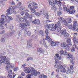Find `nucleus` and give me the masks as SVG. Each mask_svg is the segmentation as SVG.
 Here are the masks:
<instances>
[{
  "instance_id": "obj_51",
  "label": "nucleus",
  "mask_w": 78,
  "mask_h": 78,
  "mask_svg": "<svg viewBox=\"0 0 78 78\" xmlns=\"http://www.w3.org/2000/svg\"><path fill=\"white\" fill-rule=\"evenodd\" d=\"M71 51H75V48L73 47L72 48Z\"/></svg>"
},
{
  "instance_id": "obj_31",
  "label": "nucleus",
  "mask_w": 78,
  "mask_h": 78,
  "mask_svg": "<svg viewBox=\"0 0 78 78\" xmlns=\"http://www.w3.org/2000/svg\"><path fill=\"white\" fill-rule=\"evenodd\" d=\"M22 5V3L21 2H19L16 5L18 8H20V5Z\"/></svg>"
},
{
  "instance_id": "obj_57",
  "label": "nucleus",
  "mask_w": 78,
  "mask_h": 78,
  "mask_svg": "<svg viewBox=\"0 0 78 78\" xmlns=\"http://www.w3.org/2000/svg\"><path fill=\"white\" fill-rule=\"evenodd\" d=\"M24 19V20H27V17L26 16H24L23 17Z\"/></svg>"
},
{
  "instance_id": "obj_30",
  "label": "nucleus",
  "mask_w": 78,
  "mask_h": 78,
  "mask_svg": "<svg viewBox=\"0 0 78 78\" xmlns=\"http://www.w3.org/2000/svg\"><path fill=\"white\" fill-rule=\"evenodd\" d=\"M35 15H36L37 16H41V13L39 12H37L36 13V10L35 13H33Z\"/></svg>"
},
{
  "instance_id": "obj_4",
  "label": "nucleus",
  "mask_w": 78,
  "mask_h": 78,
  "mask_svg": "<svg viewBox=\"0 0 78 78\" xmlns=\"http://www.w3.org/2000/svg\"><path fill=\"white\" fill-rule=\"evenodd\" d=\"M2 18L0 20V23L2 24H4V20H5L6 22L7 23H9V20H12V18L11 16H9L8 17V19L9 20H8L6 18V16L5 17L3 16L2 15Z\"/></svg>"
},
{
  "instance_id": "obj_41",
  "label": "nucleus",
  "mask_w": 78,
  "mask_h": 78,
  "mask_svg": "<svg viewBox=\"0 0 78 78\" xmlns=\"http://www.w3.org/2000/svg\"><path fill=\"white\" fill-rule=\"evenodd\" d=\"M27 34L28 36H31V32H30V31H28L27 32Z\"/></svg>"
},
{
  "instance_id": "obj_48",
  "label": "nucleus",
  "mask_w": 78,
  "mask_h": 78,
  "mask_svg": "<svg viewBox=\"0 0 78 78\" xmlns=\"http://www.w3.org/2000/svg\"><path fill=\"white\" fill-rule=\"evenodd\" d=\"M76 23H77V22H76V21H74L73 25V27H75V25H76Z\"/></svg>"
},
{
  "instance_id": "obj_45",
  "label": "nucleus",
  "mask_w": 78,
  "mask_h": 78,
  "mask_svg": "<svg viewBox=\"0 0 78 78\" xmlns=\"http://www.w3.org/2000/svg\"><path fill=\"white\" fill-rule=\"evenodd\" d=\"M57 14L59 16H60L62 14L61 11H58L57 12Z\"/></svg>"
},
{
  "instance_id": "obj_33",
  "label": "nucleus",
  "mask_w": 78,
  "mask_h": 78,
  "mask_svg": "<svg viewBox=\"0 0 78 78\" xmlns=\"http://www.w3.org/2000/svg\"><path fill=\"white\" fill-rule=\"evenodd\" d=\"M20 20L21 22H23L24 23L26 21V20H24V19L22 17L20 18Z\"/></svg>"
},
{
  "instance_id": "obj_46",
  "label": "nucleus",
  "mask_w": 78,
  "mask_h": 78,
  "mask_svg": "<svg viewBox=\"0 0 78 78\" xmlns=\"http://www.w3.org/2000/svg\"><path fill=\"white\" fill-rule=\"evenodd\" d=\"M71 46H72V43H69L67 45H66V47H71Z\"/></svg>"
},
{
  "instance_id": "obj_64",
  "label": "nucleus",
  "mask_w": 78,
  "mask_h": 78,
  "mask_svg": "<svg viewBox=\"0 0 78 78\" xmlns=\"http://www.w3.org/2000/svg\"><path fill=\"white\" fill-rule=\"evenodd\" d=\"M43 78H47V75L43 74Z\"/></svg>"
},
{
  "instance_id": "obj_39",
  "label": "nucleus",
  "mask_w": 78,
  "mask_h": 78,
  "mask_svg": "<svg viewBox=\"0 0 78 78\" xmlns=\"http://www.w3.org/2000/svg\"><path fill=\"white\" fill-rule=\"evenodd\" d=\"M10 68V67L7 65L5 67V69L6 70H9Z\"/></svg>"
},
{
  "instance_id": "obj_7",
  "label": "nucleus",
  "mask_w": 78,
  "mask_h": 78,
  "mask_svg": "<svg viewBox=\"0 0 78 78\" xmlns=\"http://www.w3.org/2000/svg\"><path fill=\"white\" fill-rule=\"evenodd\" d=\"M4 62L7 65H9L10 64L9 62H8L7 61V58H6V57L2 56L1 60H0V64H2V63H4Z\"/></svg>"
},
{
  "instance_id": "obj_12",
  "label": "nucleus",
  "mask_w": 78,
  "mask_h": 78,
  "mask_svg": "<svg viewBox=\"0 0 78 78\" xmlns=\"http://www.w3.org/2000/svg\"><path fill=\"white\" fill-rule=\"evenodd\" d=\"M73 41L74 42H75L76 43V44L78 45V39L76 40V36H74L73 37Z\"/></svg>"
},
{
  "instance_id": "obj_23",
  "label": "nucleus",
  "mask_w": 78,
  "mask_h": 78,
  "mask_svg": "<svg viewBox=\"0 0 78 78\" xmlns=\"http://www.w3.org/2000/svg\"><path fill=\"white\" fill-rule=\"evenodd\" d=\"M63 9L65 11H67V12H70V10H69V9H68L66 7H64Z\"/></svg>"
},
{
  "instance_id": "obj_63",
  "label": "nucleus",
  "mask_w": 78,
  "mask_h": 78,
  "mask_svg": "<svg viewBox=\"0 0 78 78\" xmlns=\"http://www.w3.org/2000/svg\"><path fill=\"white\" fill-rule=\"evenodd\" d=\"M10 66L12 67V68L14 67V64H10Z\"/></svg>"
},
{
  "instance_id": "obj_38",
  "label": "nucleus",
  "mask_w": 78,
  "mask_h": 78,
  "mask_svg": "<svg viewBox=\"0 0 78 78\" xmlns=\"http://www.w3.org/2000/svg\"><path fill=\"white\" fill-rule=\"evenodd\" d=\"M44 16L45 17H46L47 19H48V17H49V16L48 15L47 13H45Z\"/></svg>"
},
{
  "instance_id": "obj_29",
  "label": "nucleus",
  "mask_w": 78,
  "mask_h": 78,
  "mask_svg": "<svg viewBox=\"0 0 78 78\" xmlns=\"http://www.w3.org/2000/svg\"><path fill=\"white\" fill-rule=\"evenodd\" d=\"M69 14H74L75 13V10L73 9L72 11H70L69 12Z\"/></svg>"
},
{
  "instance_id": "obj_53",
  "label": "nucleus",
  "mask_w": 78,
  "mask_h": 78,
  "mask_svg": "<svg viewBox=\"0 0 78 78\" xmlns=\"http://www.w3.org/2000/svg\"><path fill=\"white\" fill-rule=\"evenodd\" d=\"M64 51H63V50H61L60 51V53L61 54V55H63V53H64Z\"/></svg>"
},
{
  "instance_id": "obj_34",
  "label": "nucleus",
  "mask_w": 78,
  "mask_h": 78,
  "mask_svg": "<svg viewBox=\"0 0 78 78\" xmlns=\"http://www.w3.org/2000/svg\"><path fill=\"white\" fill-rule=\"evenodd\" d=\"M71 22H72V20L71 18H69L68 19V22H67V23H71Z\"/></svg>"
},
{
  "instance_id": "obj_42",
  "label": "nucleus",
  "mask_w": 78,
  "mask_h": 78,
  "mask_svg": "<svg viewBox=\"0 0 78 78\" xmlns=\"http://www.w3.org/2000/svg\"><path fill=\"white\" fill-rule=\"evenodd\" d=\"M67 48H66V50H68V51H69L71 50V48L69 46H67Z\"/></svg>"
},
{
  "instance_id": "obj_58",
  "label": "nucleus",
  "mask_w": 78,
  "mask_h": 78,
  "mask_svg": "<svg viewBox=\"0 0 78 78\" xmlns=\"http://www.w3.org/2000/svg\"><path fill=\"white\" fill-rule=\"evenodd\" d=\"M21 75H22V76H25V74L24 72H22L21 73Z\"/></svg>"
},
{
  "instance_id": "obj_10",
  "label": "nucleus",
  "mask_w": 78,
  "mask_h": 78,
  "mask_svg": "<svg viewBox=\"0 0 78 78\" xmlns=\"http://www.w3.org/2000/svg\"><path fill=\"white\" fill-rule=\"evenodd\" d=\"M32 23H34V24H36V25H39L40 23V21L39 19H37L35 20H33L32 22Z\"/></svg>"
},
{
  "instance_id": "obj_28",
  "label": "nucleus",
  "mask_w": 78,
  "mask_h": 78,
  "mask_svg": "<svg viewBox=\"0 0 78 78\" xmlns=\"http://www.w3.org/2000/svg\"><path fill=\"white\" fill-rule=\"evenodd\" d=\"M61 47L63 48H66V43H62L61 44Z\"/></svg>"
},
{
  "instance_id": "obj_49",
  "label": "nucleus",
  "mask_w": 78,
  "mask_h": 78,
  "mask_svg": "<svg viewBox=\"0 0 78 78\" xmlns=\"http://www.w3.org/2000/svg\"><path fill=\"white\" fill-rule=\"evenodd\" d=\"M44 76V74H40L39 75V77L40 78H43V76Z\"/></svg>"
},
{
  "instance_id": "obj_2",
  "label": "nucleus",
  "mask_w": 78,
  "mask_h": 78,
  "mask_svg": "<svg viewBox=\"0 0 78 78\" xmlns=\"http://www.w3.org/2000/svg\"><path fill=\"white\" fill-rule=\"evenodd\" d=\"M25 72L26 73H31V74H29L26 76V78H31V76H37V74H40V72L37 71V70L34 69L32 67L25 68Z\"/></svg>"
},
{
  "instance_id": "obj_47",
  "label": "nucleus",
  "mask_w": 78,
  "mask_h": 78,
  "mask_svg": "<svg viewBox=\"0 0 78 78\" xmlns=\"http://www.w3.org/2000/svg\"><path fill=\"white\" fill-rule=\"evenodd\" d=\"M9 3L10 5H15V3L13 1H10Z\"/></svg>"
},
{
  "instance_id": "obj_52",
  "label": "nucleus",
  "mask_w": 78,
  "mask_h": 78,
  "mask_svg": "<svg viewBox=\"0 0 78 78\" xmlns=\"http://www.w3.org/2000/svg\"><path fill=\"white\" fill-rule=\"evenodd\" d=\"M32 59H33V58H27V61H29V60H32Z\"/></svg>"
},
{
  "instance_id": "obj_56",
  "label": "nucleus",
  "mask_w": 78,
  "mask_h": 78,
  "mask_svg": "<svg viewBox=\"0 0 78 78\" xmlns=\"http://www.w3.org/2000/svg\"><path fill=\"white\" fill-rule=\"evenodd\" d=\"M71 61V63H72V64H74L75 62H74V60L73 59H72V60L71 61V60H70Z\"/></svg>"
},
{
  "instance_id": "obj_22",
  "label": "nucleus",
  "mask_w": 78,
  "mask_h": 78,
  "mask_svg": "<svg viewBox=\"0 0 78 78\" xmlns=\"http://www.w3.org/2000/svg\"><path fill=\"white\" fill-rule=\"evenodd\" d=\"M40 42L41 44H44V45H45V41L44 39L41 40L40 41Z\"/></svg>"
},
{
  "instance_id": "obj_3",
  "label": "nucleus",
  "mask_w": 78,
  "mask_h": 78,
  "mask_svg": "<svg viewBox=\"0 0 78 78\" xmlns=\"http://www.w3.org/2000/svg\"><path fill=\"white\" fill-rule=\"evenodd\" d=\"M28 7L31 10V14H35L36 13L35 9L38 8L37 4L35 2L32 5L31 4H29Z\"/></svg>"
},
{
  "instance_id": "obj_44",
  "label": "nucleus",
  "mask_w": 78,
  "mask_h": 78,
  "mask_svg": "<svg viewBox=\"0 0 78 78\" xmlns=\"http://www.w3.org/2000/svg\"><path fill=\"white\" fill-rule=\"evenodd\" d=\"M68 54H69V53H67V52L65 51L64 52H63V55H68Z\"/></svg>"
},
{
  "instance_id": "obj_5",
  "label": "nucleus",
  "mask_w": 78,
  "mask_h": 78,
  "mask_svg": "<svg viewBox=\"0 0 78 78\" xmlns=\"http://www.w3.org/2000/svg\"><path fill=\"white\" fill-rule=\"evenodd\" d=\"M49 5H51L52 6L55 5L56 4L59 7L61 5V2L56 0H50Z\"/></svg>"
},
{
  "instance_id": "obj_17",
  "label": "nucleus",
  "mask_w": 78,
  "mask_h": 78,
  "mask_svg": "<svg viewBox=\"0 0 78 78\" xmlns=\"http://www.w3.org/2000/svg\"><path fill=\"white\" fill-rule=\"evenodd\" d=\"M66 31V29H63L61 30V33L62 34H65Z\"/></svg>"
},
{
  "instance_id": "obj_62",
  "label": "nucleus",
  "mask_w": 78,
  "mask_h": 78,
  "mask_svg": "<svg viewBox=\"0 0 78 78\" xmlns=\"http://www.w3.org/2000/svg\"><path fill=\"white\" fill-rule=\"evenodd\" d=\"M23 29H24L25 31H27V30H28V28H27L26 27H24V28Z\"/></svg>"
},
{
  "instance_id": "obj_6",
  "label": "nucleus",
  "mask_w": 78,
  "mask_h": 78,
  "mask_svg": "<svg viewBox=\"0 0 78 78\" xmlns=\"http://www.w3.org/2000/svg\"><path fill=\"white\" fill-rule=\"evenodd\" d=\"M17 5H15L13 6V8L12 7V6H10L9 7V9L7 10V14L9 15V14H12L13 12V10L14 9H16L17 8Z\"/></svg>"
},
{
  "instance_id": "obj_13",
  "label": "nucleus",
  "mask_w": 78,
  "mask_h": 78,
  "mask_svg": "<svg viewBox=\"0 0 78 78\" xmlns=\"http://www.w3.org/2000/svg\"><path fill=\"white\" fill-rule=\"evenodd\" d=\"M24 23V25H25V27H29V26L30 25V23H29V22H28V21H27V20H26Z\"/></svg>"
},
{
  "instance_id": "obj_15",
  "label": "nucleus",
  "mask_w": 78,
  "mask_h": 78,
  "mask_svg": "<svg viewBox=\"0 0 78 78\" xmlns=\"http://www.w3.org/2000/svg\"><path fill=\"white\" fill-rule=\"evenodd\" d=\"M14 32H15V31L14 30L11 31L10 33L8 34V36L10 37L12 36L13 34L14 33Z\"/></svg>"
},
{
  "instance_id": "obj_1",
  "label": "nucleus",
  "mask_w": 78,
  "mask_h": 78,
  "mask_svg": "<svg viewBox=\"0 0 78 78\" xmlns=\"http://www.w3.org/2000/svg\"><path fill=\"white\" fill-rule=\"evenodd\" d=\"M61 24H62V22L60 21H59L57 22V23L55 24L54 27L53 26V24H49L47 26V29H46L45 32L46 33V38L45 40L48 41L49 42H51L52 40L50 38V37L48 36L49 32L48 31V30H50L51 31H55V30H57V31L58 32L61 30L62 29V27H61Z\"/></svg>"
},
{
  "instance_id": "obj_26",
  "label": "nucleus",
  "mask_w": 78,
  "mask_h": 78,
  "mask_svg": "<svg viewBox=\"0 0 78 78\" xmlns=\"http://www.w3.org/2000/svg\"><path fill=\"white\" fill-rule=\"evenodd\" d=\"M51 44L52 47H55V46L56 45V44L54 41H52V42L51 43Z\"/></svg>"
},
{
  "instance_id": "obj_9",
  "label": "nucleus",
  "mask_w": 78,
  "mask_h": 78,
  "mask_svg": "<svg viewBox=\"0 0 78 78\" xmlns=\"http://www.w3.org/2000/svg\"><path fill=\"white\" fill-rule=\"evenodd\" d=\"M58 67L59 69H62L60 70L61 72H66V66H62L61 65H58Z\"/></svg>"
},
{
  "instance_id": "obj_35",
  "label": "nucleus",
  "mask_w": 78,
  "mask_h": 78,
  "mask_svg": "<svg viewBox=\"0 0 78 78\" xmlns=\"http://www.w3.org/2000/svg\"><path fill=\"white\" fill-rule=\"evenodd\" d=\"M1 41L2 43H4L5 42V40L3 38H1Z\"/></svg>"
},
{
  "instance_id": "obj_20",
  "label": "nucleus",
  "mask_w": 78,
  "mask_h": 78,
  "mask_svg": "<svg viewBox=\"0 0 78 78\" xmlns=\"http://www.w3.org/2000/svg\"><path fill=\"white\" fill-rule=\"evenodd\" d=\"M51 5V6H52L51 8L52 10H56L57 9V8H56V6H55L54 5Z\"/></svg>"
},
{
  "instance_id": "obj_8",
  "label": "nucleus",
  "mask_w": 78,
  "mask_h": 78,
  "mask_svg": "<svg viewBox=\"0 0 78 78\" xmlns=\"http://www.w3.org/2000/svg\"><path fill=\"white\" fill-rule=\"evenodd\" d=\"M20 14L22 16H24V15H25L27 17H28L29 18H31L32 17V15H30L27 12H24L22 11L21 12Z\"/></svg>"
},
{
  "instance_id": "obj_27",
  "label": "nucleus",
  "mask_w": 78,
  "mask_h": 78,
  "mask_svg": "<svg viewBox=\"0 0 78 78\" xmlns=\"http://www.w3.org/2000/svg\"><path fill=\"white\" fill-rule=\"evenodd\" d=\"M64 37H68L69 36V34L67 33V32H66L64 34Z\"/></svg>"
},
{
  "instance_id": "obj_60",
  "label": "nucleus",
  "mask_w": 78,
  "mask_h": 78,
  "mask_svg": "<svg viewBox=\"0 0 78 78\" xmlns=\"http://www.w3.org/2000/svg\"><path fill=\"white\" fill-rule=\"evenodd\" d=\"M57 59H59V60H61V57L59 56V57H57Z\"/></svg>"
},
{
  "instance_id": "obj_16",
  "label": "nucleus",
  "mask_w": 78,
  "mask_h": 78,
  "mask_svg": "<svg viewBox=\"0 0 78 78\" xmlns=\"http://www.w3.org/2000/svg\"><path fill=\"white\" fill-rule=\"evenodd\" d=\"M39 34L42 35V36H45V32H43L42 30H40L39 31Z\"/></svg>"
},
{
  "instance_id": "obj_59",
  "label": "nucleus",
  "mask_w": 78,
  "mask_h": 78,
  "mask_svg": "<svg viewBox=\"0 0 78 78\" xmlns=\"http://www.w3.org/2000/svg\"><path fill=\"white\" fill-rule=\"evenodd\" d=\"M14 28V26H11L9 27L10 30H12Z\"/></svg>"
},
{
  "instance_id": "obj_32",
  "label": "nucleus",
  "mask_w": 78,
  "mask_h": 78,
  "mask_svg": "<svg viewBox=\"0 0 78 78\" xmlns=\"http://www.w3.org/2000/svg\"><path fill=\"white\" fill-rule=\"evenodd\" d=\"M66 42L68 44H69L70 42H71V39L70 38H68Z\"/></svg>"
},
{
  "instance_id": "obj_18",
  "label": "nucleus",
  "mask_w": 78,
  "mask_h": 78,
  "mask_svg": "<svg viewBox=\"0 0 78 78\" xmlns=\"http://www.w3.org/2000/svg\"><path fill=\"white\" fill-rule=\"evenodd\" d=\"M68 27L69 29H70L71 30H72V29H73V30H76L75 27L74 28V27H73V26L72 25H69Z\"/></svg>"
},
{
  "instance_id": "obj_55",
  "label": "nucleus",
  "mask_w": 78,
  "mask_h": 78,
  "mask_svg": "<svg viewBox=\"0 0 78 78\" xmlns=\"http://www.w3.org/2000/svg\"><path fill=\"white\" fill-rule=\"evenodd\" d=\"M15 76H16V74H14L13 75H12L11 78H14V77H15Z\"/></svg>"
},
{
  "instance_id": "obj_36",
  "label": "nucleus",
  "mask_w": 78,
  "mask_h": 78,
  "mask_svg": "<svg viewBox=\"0 0 78 78\" xmlns=\"http://www.w3.org/2000/svg\"><path fill=\"white\" fill-rule=\"evenodd\" d=\"M73 9H74V6H71L70 7V8H69V11H72Z\"/></svg>"
},
{
  "instance_id": "obj_37",
  "label": "nucleus",
  "mask_w": 78,
  "mask_h": 78,
  "mask_svg": "<svg viewBox=\"0 0 78 78\" xmlns=\"http://www.w3.org/2000/svg\"><path fill=\"white\" fill-rule=\"evenodd\" d=\"M71 72V70L70 69H68V70H67V72H66L67 74H69V73H70Z\"/></svg>"
},
{
  "instance_id": "obj_50",
  "label": "nucleus",
  "mask_w": 78,
  "mask_h": 78,
  "mask_svg": "<svg viewBox=\"0 0 78 78\" xmlns=\"http://www.w3.org/2000/svg\"><path fill=\"white\" fill-rule=\"evenodd\" d=\"M8 73L9 74H12V70H9L8 71Z\"/></svg>"
},
{
  "instance_id": "obj_21",
  "label": "nucleus",
  "mask_w": 78,
  "mask_h": 78,
  "mask_svg": "<svg viewBox=\"0 0 78 78\" xmlns=\"http://www.w3.org/2000/svg\"><path fill=\"white\" fill-rule=\"evenodd\" d=\"M37 51L39 53H42L43 52V50L42 49L40 48H38L37 49Z\"/></svg>"
},
{
  "instance_id": "obj_40",
  "label": "nucleus",
  "mask_w": 78,
  "mask_h": 78,
  "mask_svg": "<svg viewBox=\"0 0 78 78\" xmlns=\"http://www.w3.org/2000/svg\"><path fill=\"white\" fill-rule=\"evenodd\" d=\"M34 37L35 39H37V35L34 34L32 36V37Z\"/></svg>"
},
{
  "instance_id": "obj_14",
  "label": "nucleus",
  "mask_w": 78,
  "mask_h": 78,
  "mask_svg": "<svg viewBox=\"0 0 78 78\" xmlns=\"http://www.w3.org/2000/svg\"><path fill=\"white\" fill-rule=\"evenodd\" d=\"M67 58L69 59H73V56L70 54H68L67 55Z\"/></svg>"
},
{
  "instance_id": "obj_19",
  "label": "nucleus",
  "mask_w": 78,
  "mask_h": 78,
  "mask_svg": "<svg viewBox=\"0 0 78 78\" xmlns=\"http://www.w3.org/2000/svg\"><path fill=\"white\" fill-rule=\"evenodd\" d=\"M62 22L63 23H64L65 25L66 26H67L68 25V23H67V22H66V20L65 19H63L62 20Z\"/></svg>"
},
{
  "instance_id": "obj_11",
  "label": "nucleus",
  "mask_w": 78,
  "mask_h": 78,
  "mask_svg": "<svg viewBox=\"0 0 78 78\" xmlns=\"http://www.w3.org/2000/svg\"><path fill=\"white\" fill-rule=\"evenodd\" d=\"M19 26L20 27H21L22 29H24V28H25V25L24 23H21L19 24Z\"/></svg>"
},
{
  "instance_id": "obj_25",
  "label": "nucleus",
  "mask_w": 78,
  "mask_h": 78,
  "mask_svg": "<svg viewBox=\"0 0 78 78\" xmlns=\"http://www.w3.org/2000/svg\"><path fill=\"white\" fill-rule=\"evenodd\" d=\"M2 23L1 24H0V28L1 30H3L5 27H4V26H3V24L2 23Z\"/></svg>"
},
{
  "instance_id": "obj_43",
  "label": "nucleus",
  "mask_w": 78,
  "mask_h": 78,
  "mask_svg": "<svg viewBox=\"0 0 78 78\" xmlns=\"http://www.w3.org/2000/svg\"><path fill=\"white\" fill-rule=\"evenodd\" d=\"M58 19L60 21H61V20H63V19L62 18V17L59 16L58 17Z\"/></svg>"
},
{
  "instance_id": "obj_24",
  "label": "nucleus",
  "mask_w": 78,
  "mask_h": 78,
  "mask_svg": "<svg viewBox=\"0 0 78 78\" xmlns=\"http://www.w3.org/2000/svg\"><path fill=\"white\" fill-rule=\"evenodd\" d=\"M27 47H28V48H31V44L29 43V41H27Z\"/></svg>"
},
{
  "instance_id": "obj_54",
  "label": "nucleus",
  "mask_w": 78,
  "mask_h": 78,
  "mask_svg": "<svg viewBox=\"0 0 78 78\" xmlns=\"http://www.w3.org/2000/svg\"><path fill=\"white\" fill-rule=\"evenodd\" d=\"M20 8L22 10H23V9H25V7H23L22 6H21V7H20Z\"/></svg>"
},
{
  "instance_id": "obj_61",
  "label": "nucleus",
  "mask_w": 78,
  "mask_h": 78,
  "mask_svg": "<svg viewBox=\"0 0 78 78\" xmlns=\"http://www.w3.org/2000/svg\"><path fill=\"white\" fill-rule=\"evenodd\" d=\"M70 67V69L71 70H73V66L71 65Z\"/></svg>"
}]
</instances>
